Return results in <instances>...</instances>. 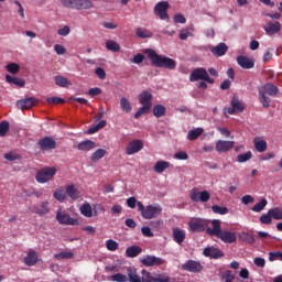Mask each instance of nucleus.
<instances>
[{"label":"nucleus","instance_id":"obj_44","mask_svg":"<svg viewBox=\"0 0 282 282\" xmlns=\"http://www.w3.org/2000/svg\"><path fill=\"white\" fill-rule=\"evenodd\" d=\"M80 213H82V215H84V217H94V212L91 210V205H89L88 203H85L80 207Z\"/></svg>","mask_w":282,"mask_h":282},{"label":"nucleus","instance_id":"obj_60","mask_svg":"<svg viewBox=\"0 0 282 282\" xmlns=\"http://www.w3.org/2000/svg\"><path fill=\"white\" fill-rule=\"evenodd\" d=\"M54 51L56 52V54H58V56H63L64 54H67V48H65V46L61 44H55Z\"/></svg>","mask_w":282,"mask_h":282},{"label":"nucleus","instance_id":"obj_13","mask_svg":"<svg viewBox=\"0 0 282 282\" xmlns=\"http://www.w3.org/2000/svg\"><path fill=\"white\" fill-rule=\"evenodd\" d=\"M141 149H144V142H142L140 139L132 140L126 148V154L135 155V153H140Z\"/></svg>","mask_w":282,"mask_h":282},{"label":"nucleus","instance_id":"obj_37","mask_svg":"<svg viewBox=\"0 0 282 282\" xmlns=\"http://www.w3.org/2000/svg\"><path fill=\"white\" fill-rule=\"evenodd\" d=\"M135 36H138V39H151L153 33L147 29L137 28Z\"/></svg>","mask_w":282,"mask_h":282},{"label":"nucleus","instance_id":"obj_12","mask_svg":"<svg viewBox=\"0 0 282 282\" xmlns=\"http://www.w3.org/2000/svg\"><path fill=\"white\" fill-rule=\"evenodd\" d=\"M141 263L142 265H145V268H153V267L164 265V263H166V260L162 258H158L155 256H144L141 259Z\"/></svg>","mask_w":282,"mask_h":282},{"label":"nucleus","instance_id":"obj_28","mask_svg":"<svg viewBox=\"0 0 282 282\" xmlns=\"http://www.w3.org/2000/svg\"><path fill=\"white\" fill-rule=\"evenodd\" d=\"M173 239L178 243V246H182V243H184V239H186V232L180 228H174Z\"/></svg>","mask_w":282,"mask_h":282},{"label":"nucleus","instance_id":"obj_8","mask_svg":"<svg viewBox=\"0 0 282 282\" xmlns=\"http://www.w3.org/2000/svg\"><path fill=\"white\" fill-rule=\"evenodd\" d=\"M54 175H56V167L46 166L36 172L35 180L39 184H47L54 178Z\"/></svg>","mask_w":282,"mask_h":282},{"label":"nucleus","instance_id":"obj_14","mask_svg":"<svg viewBox=\"0 0 282 282\" xmlns=\"http://www.w3.org/2000/svg\"><path fill=\"white\" fill-rule=\"evenodd\" d=\"M231 107L227 109V113L229 116H235V113H242L245 111L246 106H243V102L239 100V98L234 97L230 102Z\"/></svg>","mask_w":282,"mask_h":282},{"label":"nucleus","instance_id":"obj_38","mask_svg":"<svg viewBox=\"0 0 282 282\" xmlns=\"http://www.w3.org/2000/svg\"><path fill=\"white\" fill-rule=\"evenodd\" d=\"M107 155V150L98 149L90 156L91 162H98V160H102Z\"/></svg>","mask_w":282,"mask_h":282},{"label":"nucleus","instance_id":"obj_21","mask_svg":"<svg viewBox=\"0 0 282 282\" xmlns=\"http://www.w3.org/2000/svg\"><path fill=\"white\" fill-rule=\"evenodd\" d=\"M35 102H36V99L34 97H29V98L19 100L17 102V107L18 109H22L23 111L25 109H32Z\"/></svg>","mask_w":282,"mask_h":282},{"label":"nucleus","instance_id":"obj_23","mask_svg":"<svg viewBox=\"0 0 282 282\" xmlns=\"http://www.w3.org/2000/svg\"><path fill=\"white\" fill-rule=\"evenodd\" d=\"M237 63L242 69H252L254 62L243 55L237 57Z\"/></svg>","mask_w":282,"mask_h":282},{"label":"nucleus","instance_id":"obj_1","mask_svg":"<svg viewBox=\"0 0 282 282\" xmlns=\"http://www.w3.org/2000/svg\"><path fill=\"white\" fill-rule=\"evenodd\" d=\"M212 229H208L209 237H217L224 243H237V234L235 231L221 230V220H212Z\"/></svg>","mask_w":282,"mask_h":282},{"label":"nucleus","instance_id":"obj_16","mask_svg":"<svg viewBox=\"0 0 282 282\" xmlns=\"http://www.w3.org/2000/svg\"><path fill=\"white\" fill-rule=\"evenodd\" d=\"M182 270H184L185 272L197 273L200 270H203V267H202V263L199 261L188 260L187 262H185L182 265Z\"/></svg>","mask_w":282,"mask_h":282},{"label":"nucleus","instance_id":"obj_43","mask_svg":"<svg viewBox=\"0 0 282 282\" xmlns=\"http://www.w3.org/2000/svg\"><path fill=\"white\" fill-rule=\"evenodd\" d=\"M268 206V199L262 198L259 203H257L251 210L253 213H261Z\"/></svg>","mask_w":282,"mask_h":282},{"label":"nucleus","instance_id":"obj_49","mask_svg":"<svg viewBox=\"0 0 282 282\" xmlns=\"http://www.w3.org/2000/svg\"><path fill=\"white\" fill-rule=\"evenodd\" d=\"M106 47H107V50H109V52H118L120 50V44H118L117 42H115L112 40H108L106 42Z\"/></svg>","mask_w":282,"mask_h":282},{"label":"nucleus","instance_id":"obj_61","mask_svg":"<svg viewBox=\"0 0 282 282\" xmlns=\"http://www.w3.org/2000/svg\"><path fill=\"white\" fill-rule=\"evenodd\" d=\"M143 62H144V55L142 53H138L131 59V63H134V65H140V63H143Z\"/></svg>","mask_w":282,"mask_h":282},{"label":"nucleus","instance_id":"obj_64","mask_svg":"<svg viewBox=\"0 0 282 282\" xmlns=\"http://www.w3.org/2000/svg\"><path fill=\"white\" fill-rule=\"evenodd\" d=\"M175 160H188V153L180 151L174 154Z\"/></svg>","mask_w":282,"mask_h":282},{"label":"nucleus","instance_id":"obj_41","mask_svg":"<svg viewBox=\"0 0 282 282\" xmlns=\"http://www.w3.org/2000/svg\"><path fill=\"white\" fill-rule=\"evenodd\" d=\"M120 107L124 113H129L132 109L131 102L126 97H121L120 99Z\"/></svg>","mask_w":282,"mask_h":282},{"label":"nucleus","instance_id":"obj_25","mask_svg":"<svg viewBox=\"0 0 282 282\" xmlns=\"http://www.w3.org/2000/svg\"><path fill=\"white\" fill-rule=\"evenodd\" d=\"M33 213H35V215H40V217L47 215V213H50V203L42 202L40 206L33 208Z\"/></svg>","mask_w":282,"mask_h":282},{"label":"nucleus","instance_id":"obj_42","mask_svg":"<svg viewBox=\"0 0 282 282\" xmlns=\"http://www.w3.org/2000/svg\"><path fill=\"white\" fill-rule=\"evenodd\" d=\"M165 113L166 107L162 105H156L153 107V116H155V118H162V116H164Z\"/></svg>","mask_w":282,"mask_h":282},{"label":"nucleus","instance_id":"obj_55","mask_svg":"<svg viewBox=\"0 0 282 282\" xmlns=\"http://www.w3.org/2000/svg\"><path fill=\"white\" fill-rule=\"evenodd\" d=\"M151 111V106H142L135 113L134 118L138 120L141 116H144V113H149Z\"/></svg>","mask_w":282,"mask_h":282},{"label":"nucleus","instance_id":"obj_24","mask_svg":"<svg viewBox=\"0 0 282 282\" xmlns=\"http://www.w3.org/2000/svg\"><path fill=\"white\" fill-rule=\"evenodd\" d=\"M264 32L269 34V36H272V34H278V32H281V22H269L264 26Z\"/></svg>","mask_w":282,"mask_h":282},{"label":"nucleus","instance_id":"obj_59","mask_svg":"<svg viewBox=\"0 0 282 282\" xmlns=\"http://www.w3.org/2000/svg\"><path fill=\"white\" fill-rule=\"evenodd\" d=\"M269 261H282V252H270L269 253Z\"/></svg>","mask_w":282,"mask_h":282},{"label":"nucleus","instance_id":"obj_20","mask_svg":"<svg viewBox=\"0 0 282 282\" xmlns=\"http://www.w3.org/2000/svg\"><path fill=\"white\" fill-rule=\"evenodd\" d=\"M36 263H39V253L34 250H30L24 258V265L32 268L33 265H36Z\"/></svg>","mask_w":282,"mask_h":282},{"label":"nucleus","instance_id":"obj_56","mask_svg":"<svg viewBox=\"0 0 282 282\" xmlns=\"http://www.w3.org/2000/svg\"><path fill=\"white\" fill-rule=\"evenodd\" d=\"M21 69V66L17 63H10L7 65V72L10 74H19V70Z\"/></svg>","mask_w":282,"mask_h":282},{"label":"nucleus","instance_id":"obj_51","mask_svg":"<svg viewBox=\"0 0 282 282\" xmlns=\"http://www.w3.org/2000/svg\"><path fill=\"white\" fill-rule=\"evenodd\" d=\"M212 210H213V213H215V215H228V207H221L219 205H213Z\"/></svg>","mask_w":282,"mask_h":282},{"label":"nucleus","instance_id":"obj_2","mask_svg":"<svg viewBox=\"0 0 282 282\" xmlns=\"http://www.w3.org/2000/svg\"><path fill=\"white\" fill-rule=\"evenodd\" d=\"M149 61L154 67H163V69H175L177 62L171 57L158 54L153 48L144 50Z\"/></svg>","mask_w":282,"mask_h":282},{"label":"nucleus","instance_id":"obj_4","mask_svg":"<svg viewBox=\"0 0 282 282\" xmlns=\"http://www.w3.org/2000/svg\"><path fill=\"white\" fill-rule=\"evenodd\" d=\"M278 95H279V87H276L272 83H267L261 88H259V100L262 107H264V109H268V107H270V98L268 96H271L272 98H274Z\"/></svg>","mask_w":282,"mask_h":282},{"label":"nucleus","instance_id":"obj_15","mask_svg":"<svg viewBox=\"0 0 282 282\" xmlns=\"http://www.w3.org/2000/svg\"><path fill=\"white\" fill-rule=\"evenodd\" d=\"M37 145L41 151H54L56 149V141L52 137H44L39 140Z\"/></svg>","mask_w":282,"mask_h":282},{"label":"nucleus","instance_id":"obj_33","mask_svg":"<svg viewBox=\"0 0 282 282\" xmlns=\"http://www.w3.org/2000/svg\"><path fill=\"white\" fill-rule=\"evenodd\" d=\"M53 197H54V199H56V202L63 203V202H65V198L67 197V192H65V188L58 187L53 193Z\"/></svg>","mask_w":282,"mask_h":282},{"label":"nucleus","instance_id":"obj_22","mask_svg":"<svg viewBox=\"0 0 282 282\" xmlns=\"http://www.w3.org/2000/svg\"><path fill=\"white\" fill-rule=\"evenodd\" d=\"M153 100V95L149 90H143L139 95V102L142 106L151 107Z\"/></svg>","mask_w":282,"mask_h":282},{"label":"nucleus","instance_id":"obj_39","mask_svg":"<svg viewBox=\"0 0 282 282\" xmlns=\"http://www.w3.org/2000/svg\"><path fill=\"white\" fill-rule=\"evenodd\" d=\"M105 127H107V120H101L96 126L89 128L88 133L89 135H93V133H98V131H100V129H105Z\"/></svg>","mask_w":282,"mask_h":282},{"label":"nucleus","instance_id":"obj_50","mask_svg":"<svg viewBox=\"0 0 282 282\" xmlns=\"http://www.w3.org/2000/svg\"><path fill=\"white\" fill-rule=\"evenodd\" d=\"M272 215L270 214V209L268 210L267 214H263L262 216H260L259 220H260V224H263V225H270L272 224Z\"/></svg>","mask_w":282,"mask_h":282},{"label":"nucleus","instance_id":"obj_53","mask_svg":"<svg viewBox=\"0 0 282 282\" xmlns=\"http://www.w3.org/2000/svg\"><path fill=\"white\" fill-rule=\"evenodd\" d=\"M74 253L72 251H63L57 254H54V259L63 260V259H72Z\"/></svg>","mask_w":282,"mask_h":282},{"label":"nucleus","instance_id":"obj_48","mask_svg":"<svg viewBox=\"0 0 282 282\" xmlns=\"http://www.w3.org/2000/svg\"><path fill=\"white\" fill-rule=\"evenodd\" d=\"M171 276L166 273H154V282H170Z\"/></svg>","mask_w":282,"mask_h":282},{"label":"nucleus","instance_id":"obj_11","mask_svg":"<svg viewBox=\"0 0 282 282\" xmlns=\"http://www.w3.org/2000/svg\"><path fill=\"white\" fill-rule=\"evenodd\" d=\"M169 2L161 1L154 7V14L161 19V21H169Z\"/></svg>","mask_w":282,"mask_h":282},{"label":"nucleus","instance_id":"obj_57","mask_svg":"<svg viewBox=\"0 0 282 282\" xmlns=\"http://www.w3.org/2000/svg\"><path fill=\"white\" fill-rule=\"evenodd\" d=\"M106 248L110 252H116V250L118 249V242H116V240L109 239L106 241Z\"/></svg>","mask_w":282,"mask_h":282},{"label":"nucleus","instance_id":"obj_3","mask_svg":"<svg viewBox=\"0 0 282 282\" xmlns=\"http://www.w3.org/2000/svg\"><path fill=\"white\" fill-rule=\"evenodd\" d=\"M197 80H202L197 86L198 89H208V84L215 85V79L208 75V70L204 67H197L192 70L189 83H197Z\"/></svg>","mask_w":282,"mask_h":282},{"label":"nucleus","instance_id":"obj_5","mask_svg":"<svg viewBox=\"0 0 282 282\" xmlns=\"http://www.w3.org/2000/svg\"><path fill=\"white\" fill-rule=\"evenodd\" d=\"M137 206L143 219H155V217H160V215H162V206L159 204L148 205L144 207L142 202H138Z\"/></svg>","mask_w":282,"mask_h":282},{"label":"nucleus","instance_id":"obj_6","mask_svg":"<svg viewBox=\"0 0 282 282\" xmlns=\"http://www.w3.org/2000/svg\"><path fill=\"white\" fill-rule=\"evenodd\" d=\"M210 224H213V220L191 218L188 221V228L192 232H206V235H208V230H213V228H210Z\"/></svg>","mask_w":282,"mask_h":282},{"label":"nucleus","instance_id":"obj_47","mask_svg":"<svg viewBox=\"0 0 282 282\" xmlns=\"http://www.w3.org/2000/svg\"><path fill=\"white\" fill-rule=\"evenodd\" d=\"M188 36H193V28L182 29L180 31L178 39H181V41H186Z\"/></svg>","mask_w":282,"mask_h":282},{"label":"nucleus","instance_id":"obj_31","mask_svg":"<svg viewBox=\"0 0 282 282\" xmlns=\"http://www.w3.org/2000/svg\"><path fill=\"white\" fill-rule=\"evenodd\" d=\"M66 194L70 199H78V197H80V192H78V188H76V185L74 184L66 186Z\"/></svg>","mask_w":282,"mask_h":282},{"label":"nucleus","instance_id":"obj_29","mask_svg":"<svg viewBox=\"0 0 282 282\" xmlns=\"http://www.w3.org/2000/svg\"><path fill=\"white\" fill-rule=\"evenodd\" d=\"M128 282H142V278L138 275V270L133 267L127 269Z\"/></svg>","mask_w":282,"mask_h":282},{"label":"nucleus","instance_id":"obj_26","mask_svg":"<svg viewBox=\"0 0 282 282\" xmlns=\"http://www.w3.org/2000/svg\"><path fill=\"white\" fill-rule=\"evenodd\" d=\"M254 149L258 151V153H265L268 151V142L261 138H256L253 140Z\"/></svg>","mask_w":282,"mask_h":282},{"label":"nucleus","instance_id":"obj_54","mask_svg":"<svg viewBox=\"0 0 282 282\" xmlns=\"http://www.w3.org/2000/svg\"><path fill=\"white\" fill-rule=\"evenodd\" d=\"M240 238L242 241H245V243H249L250 246H252V243H254V236H252L248 232H242Z\"/></svg>","mask_w":282,"mask_h":282},{"label":"nucleus","instance_id":"obj_40","mask_svg":"<svg viewBox=\"0 0 282 282\" xmlns=\"http://www.w3.org/2000/svg\"><path fill=\"white\" fill-rule=\"evenodd\" d=\"M269 215L273 217L276 221H281L282 219V208L281 207H274L269 209Z\"/></svg>","mask_w":282,"mask_h":282},{"label":"nucleus","instance_id":"obj_58","mask_svg":"<svg viewBox=\"0 0 282 282\" xmlns=\"http://www.w3.org/2000/svg\"><path fill=\"white\" fill-rule=\"evenodd\" d=\"M8 131H10V123L8 121L0 122V135H6Z\"/></svg>","mask_w":282,"mask_h":282},{"label":"nucleus","instance_id":"obj_34","mask_svg":"<svg viewBox=\"0 0 282 282\" xmlns=\"http://www.w3.org/2000/svg\"><path fill=\"white\" fill-rule=\"evenodd\" d=\"M55 85H57V87L67 88L72 87V82H69V79H67L66 77L58 75L55 76Z\"/></svg>","mask_w":282,"mask_h":282},{"label":"nucleus","instance_id":"obj_52","mask_svg":"<svg viewBox=\"0 0 282 282\" xmlns=\"http://www.w3.org/2000/svg\"><path fill=\"white\" fill-rule=\"evenodd\" d=\"M113 282H129V278L122 273H116L110 276Z\"/></svg>","mask_w":282,"mask_h":282},{"label":"nucleus","instance_id":"obj_18","mask_svg":"<svg viewBox=\"0 0 282 282\" xmlns=\"http://www.w3.org/2000/svg\"><path fill=\"white\" fill-rule=\"evenodd\" d=\"M204 257H209V259H221L224 257V251L215 247H207L203 251Z\"/></svg>","mask_w":282,"mask_h":282},{"label":"nucleus","instance_id":"obj_10","mask_svg":"<svg viewBox=\"0 0 282 282\" xmlns=\"http://www.w3.org/2000/svg\"><path fill=\"white\" fill-rule=\"evenodd\" d=\"M189 199L192 202H202V204H206V202H210V192L208 191H203L199 192L197 188H193L189 192Z\"/></svg>","mask_w":282,"mask_h":282},{"label":"nucleus","instance_id":"obj_17","mask_svg":"<svg viewBox=\"0 0 282 282\" xmlns=\"http://www.w3.org/2000/svg\"><path fill=\"white\" fill-rule=\"evenodd\" d=\"M235 148V141L218 140L216 142V151L218 153H228L230 149Z\"/></svg>","mask_w":282,"mask_h":282},{"label":"nucleus","instance_id":"obj_46","mask_svg":"<svg viewBox=\"0 0 282 282\" xmlns=\"http://www.w3.org/2000/svg\"><path fill=\"white\" fill-rule=\"evenodd\" d=\"M252 160V152L248 151L247 153L238 154L237 162L243 164V162H250Z\"/></svg>","mask_w":282,"mask_h":282},{"label":"nucleus","instance_id":"obj_63","mask_svg":"<svg viewBox=\"0 0 282 282\" xmlns=\"http://www.w3.org/2000/svg\"><path fill=\"white\" fill-rule=\"evenodd\" d=\"M69 32H72V29H69L68 25H65L64 28L57 31V34L58 36H68Z\"/></svg>","mask_w":282,"mask_h":282},{"label":"nucleus","instance_id":"obj_19","mask_svg":"<svg viewBox=\"0 0 282 282\" xmlns=\"http://www.w3.org/2000/svg\"><path fill=\"white\" fill-rule=\"evenodd\" d=\"M210 52L213 54V56H216L217 58L221 57V56H226V53L228 52V45H226V43L221 42L216 46H213L210 48Z\"/></svg>","mask_w":282,"mask_h":282},{"label":"nucleus","instance_id":"obj_35","mask_svg":"<svg viewBox=\"0 0 282 282\" xmlns=\"http://www.w3.org/2000/svg\"><path fill=\"white\" fill-rule=\"evenodd\" d=\"M6 80L11 85H17V87H25V82L19 77H13L12 75H6Z\"/></svg>","mask_w":282,"mask_h":282},{"label":"nucleus","instance_id":"obj_62","mask_svg":"<svg viewBox=\"0 0 282 282\" xmlns=\"http://www.w3.org/2000/svg\"><path fill=\"white\" fill-rule=\"evenodd\" d=\"M95 74H96V76H98L100 78V80H105V78H107V73L105 72V68H102V67H97L95 69Z\"/></svg>","mask_w":282,"mask_h":282},{"label":"nucleus","instance_id":"obj_30","mask_svg":"<svg viewBox=\"0 0 282 282\" xmlns=\"http://www.w3.org/2000/svg\"><path fill=\"white\" fill-rule=\"evenodd\" d=\"M78 151H91L96 149V142L91 140H85L78 143L77 145Z\"/></svg>","mask_w":282,"mask_h":282},{"label":"nucleus","instance_id":"obj_27","mask_svg":"<svg viewBox=\"0 0 282 282\" xmlns=\"http://www.w3.org/2000/svg\"><path fill=\"white\" fill-rule=\"evenodd\" d=\"M139 254H142V248L140 246H131L126 249V257L129 259H134Z\"/></svg>","mask_w":282,"mask_h":282},{"label":"nucleus","instance_id":"obj_9","mask_svg":"<svg viewBox=\"0 0 282 282\" xmlns=\"http://www.w3.org/2000/svg\"><path fill=\"white\" fill-rule=\"evenodd\" d=\"M55 219L61 226H78V219L69 216V213L65 209H58Z\"/></svg>","mask_w":282,"mask_h":282},{"label":"nucleus","instance_id":"obj_36","mask_svg":"<svg viewBox=\"0 0 282 282\" xmlns=\"http://www.w3.org/2000/svg\"><path fill=\"white\" fill-rule=\"evenodd\" d=\"M171 166L169 161H158L154 165L155 173H164Z\"/></svg>","mask_w":282,"mask_h":282},{"label":"nucleus","instance_id":"obj_45","mask_svg":"<svg viewBox=\"0 0 282 282\" xmlns=\"http://www.w3.org/2000/svg\"><path fill=\"white\" fill-rule=\"evenodd\" d=\"M141 282H155V274L147 270H142Z\"/></svg>","mask_w":282,"mask_h":282},{"label":"nucleus","instance_id":"obj_32","mask_svg":"<svg viewBox=\"0 0 282 282\" xmlns=\"http://www.w3.org/2000/svg\"><path fill=\"white\" fill-rule=\"evenodd\" d=\"M202 133H204L203 128H195L193 130H189L187 133V140L194 142V140H197L202 135Z\"/></svg>","mask_w":282,"mask_h":282},{"label":"nucleus","instance_id":"obj_7","mask_svg":"<svg viewBox=\"0 0 282 282\" xmlns=\"http://www.w3.org/2000/svg\"><path fill=\"white\" fill-rule=\"evenodd\" d=\"M61 3L70 10H90L94 8L91 0H61Z\"/></svg>","mask_w":282,"mask_h":282}]
</instances>
